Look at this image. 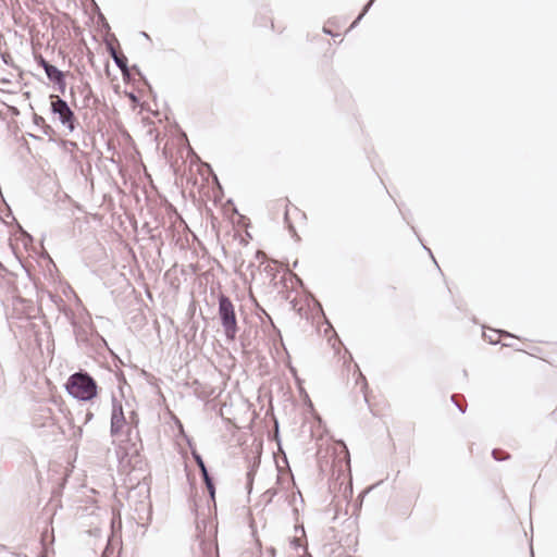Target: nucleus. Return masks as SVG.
<instances>
[{"label": "nucleus", "mask_w": 557, "mask_h": 557, "mask_svg": "<svg viewBox=\"0 0 557 557\" xmlns=\"http://www.w3.org/2000/svg\"><path fill=\"white\" fill-rule=\"evenodd\" d=\"M65 388L71 396L82 401H90L98 395L96 381L83 372L72 374L67 379Z\"/></svg>", "instance_id": "1"}, {"label": "nucleus", "mask_w": 557, "mask_h": 557, "mask_svg": "<svg viewBox=\"0 0 557 557\" xmlns=\"http://www.w3.org/2000/svg\"><path fill=\"white\" fill-rule=\"evenodd\" d=\"M219 318L227 341L233 342L238 332L237 317L232 300L225 295L219 297Z\"/></svg>", "instance_id": "2"}, {"label": "nucleus", "mask_w": 557, "mask_h": 557, "mask_svg": "<svg viewBox=\"0 0 557 557\" xmlns=\"http://www.w3.org/2000/svg\"><path fill=\"white\" fill-rule=\"evenodd\" d=\"M51 112L58 116L60 123L70 132L75 129V115L65 100L59 96L51 97Z\"/></svg>", "instance_id": "3"}, {"label": "nucleus", "mask_w": 557, "mask_h": 557, "mask_svg": "<svg viewBox=\"0 0 557 557\" xmlns=\"http://www.w3.org/2000/svg\"><path fill=\"white\" fill-rule=\"evenodd\" d=\"M126 419L124 416L123 407L120 403L113 404V410L111 414V434L113 436H120L124 433Z\"/></svg>", "instance_id": "4"}, {"label": "nucleus", "mask_w": 557, "mask_h": 557, "mask_svg": "<svg viewBox=\"0 0 557 557\" xmlns=\"http://www.w3.org/2000/svg\"><path fill=\"white\" fill-rule=\"evenodd\" d=\"M306 221L305 211H285V222L294 235H296L297 228L306 225Z\"/></svg>", "instance_id": "5"}, {"label": "nucleus", "mask_w": 557, "mask_h": 557, "mask_svg": "<svg viewBox=\"0 0 557 557\" xmlns=\"http://www.w3.org/2000/svg\"><path fill=\"white\" fill-rule=\"evenodd\" d=\"M110 54L115 65L125 74L128 71L127 58L124 54H119L114 48H110Z\"/></svg>", "instance_id": "6"}, {"label": "nucleus", "mask_w": 557, "mask_h": 557, "mask_svg": "<svg viewBox=\"0 0 557 557\" xmlns=\"http://www.w3.org/2000/svg\"><path fill=\"white\" fill-rule=\"evenodd\" d=\"M202 549L206 557H218V546L212 541L202 542Z\"/></svg>", "instance_id": "7"}, {"label": "nucleus", "mask_w": 557, "mask_h": 557, "mask_svg": "<svg viewBox=\"0 0 557 557\" xmlns=\"http://www.w3.org/2000/svg\"><path fill=\"white\" fill-rule=\"evenodd\" d=\"M48 79L52 83H54L55 81H58L61 76L64 75V73L59 70L57 66L54 65H51L50 67L47 69V71L45 72Z\"/></svg>", "instance_id": "8"}, {"label": "nucleus", "mask_w": 557, "mask_h": 557, "mask_svg": "<svg viewBox=\"0 0 557 557\" xmlns=\"http://www.w3.org/2000/svg\"><path fill=\"white\" fill-rule=\"evenodd\" d=\"M492 331L495 334V336L494 335L486 336V334H484V336L488 339V343L492 345L498 344L500 336L512 337V334H510L506 331H496V330H492Z\"/></svg>", "instance_id": "9"}, {"label": "nucleus", "mask_w": 557, "mask_h": 557, "mask_svg": "<svg viewBox=\"0 0 557 557\" xmlns=\"http://www.w3.org/2000/svg\"><path fill=\"white\" fill-rule=\"evenodd\" d=\"M451 401L455 404V406L458 408V410L461 413L466 412L467 404H466V400H465L463 396L458 395V394H454V395H451Z\"/></svg>", "instance_id": "10"}, {"label": "nucleus", "mask_w": 557, "mask_h": 557, "mask_svg": "<svg viewBox=\"0 0 557 557\" xmlns=\"http://www.w3.org/2000/svg\"><path fill=\"white\" fill-rule=\"evenodd\" d=\"M228 220L231 223L243 224L245 225V216L239 213V211H230Z\"/></svg>", "instance_id": "11"}, {"label": "nucleus", "mask_w": 557, "mask_h": 557, "mask_svg": "<svg viewBox=\"0 0 557 557\" xmlns=\"http://www.w3.org/2000/svg\"><path fill=\"white\" fill-rule=\"evenodd\" d=\"M492 456L496 461H504L510 458L507 451L497 448L492 450Z\"/></svg>", "instance_id": "12"}, {"label": "nucleus", "mask_w": 557, "mask_h": 557, "mask_svg": "<svg viewBox=\"0 0 557 557\" xmlns=\"http://www.w3.org/2000/svg\"><path fill=\"white\" fill-rule=\"evenodd\" d=\"M81 89V92L82 95H84V101H83V106L84 107H88L89 106V100H90V96H91V88L89 85H84L82 88L78 87Z\"/></svg>", "instance_id": "13"}, {"label": "nucleus", "mask_w": 557, "mask_h": 557, "mask_svg": "<svg viewBox=\"0 0 557 557\" xmlns=\"http://www.w3.org/2000/svg\"><path fill=\"white\" fill-rule=\"evenodd\" d=\"M375 0H369V2L364 5L363 10L361 11V13L357 16V18L352 22L351 26L350 27H355L362 18L363 16L367 14V12L370 10V8L373 5Z\"/></svg>", "instance_id": "14"}, {"label": "nucleus", "mask_w": 557, "mask_h": 557, "mask_svg": "<svg viewBox=\"0 0 557 557\" xmlns=\"http://www.w3.org/2000/svg\"><path fill=\"white\" fill-rule=\"evenodd\" d=\"M202 478H203V481L206 483V486L211 495V497H214V485H213V482L211 480V478L209 476V473H206V474H202Z\"/></svg>", "instance_id": "15"}, {"label": "nucleus", "mask_w": 557, "mask_h": 557, "mask_svg": "<svg viewBox=\"0 0 557 557\" xmlns=\"http://www.w3.org/2000/svg\"><path fill=\"white\" fill-rule=\"evenodd\" d=\"M55 85V88L61 94L65 92L66 89V82H65V75L61 76L58 81L53 83Z\"/></svg>", "instance_id": "16"}, {"label": "nucleus", "mask_w": 557, "mask_h": 557, "mask_svg": "<svg viewBox=\"0 0 557 557\" xmlns=\"http://www.w3.org/2000/svg\"><path fill=\"white\" fill-rule=\"evenodd\" d=\"M194 458H195L196 463L198 465V467H199V469L201 471V474L208 473L202 458L199 455L195 454V453H194Z\"/></svg>", "instance_id": "17"}, {"label": "nucleus", "mask_w": 557, "mask_h": 557, "mask_svg": "<svg viewBox=\"0 0 557 557\" xmlns=\"http://www.w3.org/2000/svg\"><path fill=\"white\" fill-rule=\"evenodd\" d=\"M420 245L422 246V248L428 252V255L432 258V260L434 261L435 265L437 267V269L441 271L431 249L429 247H426L425 245H423V243L420 240Z\"/></svg>", "instance_id": "18"}, {"label": "nucleus", "mask_w": 557, "mask_h": 557, "mask_svg": "<svg viewBox=\"0 0 557 557\" xmlns=\"http://www.w3.org/2000/svg\"><path fill=\"white\" fill-rule=\"evenodd\" d=\"M38 64L45 70V72L47 71L48 67H50L52 65L42 57H40V59L38 60Z\"/></svg>", "instance_id": "19"}, {"label": "nucleus", "mask_w": 557, "mask_h": 557, "mask_svg": "<svg viewBox=\"0 0 557 557\" xmlns=\"http://www.w3.org/2000/svg\"><path fill=\"white\" fill-rule=\"evenodd\" d=\"M34 120H35V123H36L37 125H38L39 123H44V122H45L44 117L38 116V115H35Z\"/></svg>", "instance_id": "20"}, {"label": "nucleus", "mask_w": 557, "mask_h": 557, "mask_svg": "<svg viewBox=\"0 0 557 557\" xmlns=\"http://www.w3.org/2000/svg\"><path fill=\"white\" fill-rule=\"evenodd\" d=\"M323 32H324L325 34L333 35V34L331 33V30H330V29H327L326 27H324V28H323Z\"/></svg>", "instance_id": "21"}, {"label": "nucleus", "mask_w": 557, "mask_h": 557, "mask_svg": "<svg viewBox=\"0 0 557 557\" xmlns=\"http://www.w3.org/2000/svg\"><path fill=\"white\" fill-rule=\"evenodd\" d=\"M283 201H284L285 209H287L288 202H289L288 199H284Z\"/></svg>", "instance_id": "22"}, {"label": "nucleus", "mask_w": 557, "mask_h": 557, "mask_svg": "<svg viewBox=\"0 0 557 557\" xmlns=\"http://www.w3.org/2000/svg\"><path fill=\"white\" fill-rule=\"evenodd\" d=\"M143 36H144V38H148V39L150 38L149 35L145 32H143Z\"/></svg>", "instance_id": "23"}, {"label": "nucleus", "mask_w": 557, "mask_h": 557, "mask_svg": "<svg viewBox=\"0 0 557 557\" xmlns=\"http://www.w3.org/2000/svg\"><path fill=\"white\" fill-rule=\"evenodd\" d=\"M5 212H7V214H5L7 216H10V215H11V213H12V211H11V210H8V211H5Z\"/></svg>", "instance_id": "24"}, {"label": "nucleus", "mask_w": 557, "mask_h": 557, "mask_svg": "<svg viewBox=\"0 0 557 557\" xmlns=\"http://www.w3.org/2000/svg\"><path fill=\"white\" fill-rule=\"evenodd\" d=\"M71 94H72V96H74V94H75V89L73 87L71 88Z\"/></svg>", "instance_id": "25"}]
</instances>
